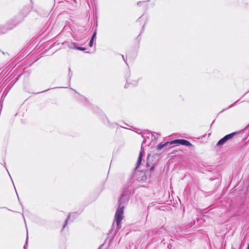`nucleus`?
<instances>
[{"label":"nucleus","mask_w":249,"mask_h":249,"mask_svg":"<svg viewBox=\"0 0 249 249\" xmlns=\"http://www.w3.org/2000/svg\"><path fill=\"white\" fill-rule=\"evenodd\" d=\"M142 151L140 152V155L139 156V158L137 162V166L138 167L141 163L142 161Z\"/></svg>","instance_id":"nucleus-5"},{"label":"nucleus","mask_w":249,"mask_h":249,"mask_svg":"<svg viewBox=\"0 0 249 249\" xmlns=\"http://www.w3.org/2000/svg\"><path fill=\"white\" fill-rule=\"evenodd\" d=\"M96 36V32H94V34L93 35L91 38H93V39H94V37H95Z\"/></svg>","instance_id":"nucleus-7"},{"label":"nucleus","mask_w":249,"mask_h":249,"mask_svg":"<svg viewBox=\"0 0 249 249\" xmlns=\"http://www.w3.org/2000/svg\"><path fill=\"white\" fill-rule=\"evenodd\" d=\"M235 134V133H232L225 136L224 138L218 141V142L217 143V146H221L223 145L227 141L232 138Z\"/></svg>","instance_id":"nucleus-3"},{"label":"nucleus","mask_w":249,"mask_h":249,"mask_svg":"<svg viewBox=\"0 0 249 249\" xmlns=\"http://www.w3.org/2000/svg\"><path fill=\"white\" fill-rule=\"evenodd\" d=\"M93 38H91L90 42H89V46L92 47L93 44Z\"/></svg>","instance_id":"nucleus-6"},{"label":"nucleus","mask_w":249,"mask_h":249,"mask_svg":"<svg viewBox=\"0 0 249 249\" xmlns=\"http://www.w3.org/2000/svg\"><path fill=\"white\" fill-rule=\"evenodd\" d=\"M78 49H79L80 50H85L84 48H82V47L78 48Z\"/></svg>","instance_id":"nucleus-8"},{"label":"nucleus","mask_w":249,"mask_h":249,"mask_svg":"<svg viewBox=\"0 0 249 249\" xmlns=\"http://www.w3.org/2000/svg\"><path fill=\"white\" fill-rule=\"evenodd\" d=\"M170 144H180L183 145L185 146H191L192 144L187 140L183 139H178L173 140L170 142Z\"/></svg>","instance_id":"nucleus-2"},{"label":"nucleus","mask_w":249,"mask_h":249,"mask_svg":"<svg viewBox=\"0 0 249 249\" xmlns=\"http://www.w3.org/2000/svg\"><path fill=\"white\" fill-rule=\"evenodd\" d=\"M119 206L116 210L115 215V220L117 225L119 226L124 218V206L123 205V198L121 197L118 202Z\"/></svg>","instance_id":"nucleus-1"},{"label":"nucleus","mask_w":249,"mask_h":249,"mask_svg":"<svg viewBox=\"0 0 249 249\" xmlns=\"http://www.w3.org/2000/svg\"><path fill=\"white\" fill-rule=\"evenodd\" d=\"M247 249H249V243Z\"/></svg>","instance_id":"nucleus-9"},{"label":"nucleus","mask_w":249,"mask_h":249,"mask_svg":"<svg viewBox=\"0 0 249 249\" xmlns=\"http://www.w3.org/2000/svg\"><path fill=\"white\" fill-rule=\"evenodd\" d=\"M168 143H170V142H167L164 143H160L158 146V149L159 150H161L164 146H166Z\"/></svg>","instance_id":"nucleus-4"}]
</instances>
